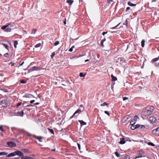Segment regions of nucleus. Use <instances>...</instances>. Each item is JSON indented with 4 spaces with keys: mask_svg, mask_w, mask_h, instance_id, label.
Segmentation results:
<instances>
[{
    "mask_svg": "<svg viewBox=\"0 0 159 159\" xmlns=\"http://www.w3.org/2000/svg\"><path fill=\"white\" fill-rule=\"evenodd\" d=\"M26 106L27 107H29L33 106L31 105H27Z\"/></svg>",
    "mask_w": 159,
    "mask_h": 159,
    "instance_id": "nucleus-64",
    "label": "nucleus"
},
{
    "mask_svg": "<svg viewBox=\"0 0 159 159\" xmlns=\"http://www.w3.org/2000/svg\"><path fill=\"white\" fill-rule=\"evenodd\" d=\"M20 83L21 84H25L26 83V82L23 80H20Z\"/></svg>",
    "mask_w": 159,
    "mask_h": 159,
    "instance_id": "nucleus-46",
    "label": "nucleus"
},
{
    "mask_svg": "<svg viewBox=\"0 0 159 159\" xmlns=\"http://www.w3.org/2000/svg\"><path fill=\"white\" fill-rule=\"evenodd\" d=\"M123 159H130V157L129 155H125L123 157Z\"/></svg>",
    "mask_w": 159,
    "mask_h": 159,
    "instance_id": "nucleus-29",
    "label": "nucleus"
},
{
    "mask_svg": "<svg viewBox=\"0 0 159 159\" xmlns=\"http://www.w3.org/2000/svg\"><path fill=\"white\" fill-rule=\"evenodd\" d=\"M140 126H141L139 128H140L141 129L143 128L144 129V127L145 126L142 125H140Z\"/></svg>",
    "mask_w": 159,
    "mask_h": 159,
    "instance_id": "nucleus-60",
    "label": "nucleus"
},
{
    "mask_svg": "<svg viewBox=\"0 0 159 159\" xmlns=\"http://www.w3.org/2000/svg\"><path fill=\"white\" fill-rule=\"evenodd\" d=\"M78 121L80 123L81 126H82L84 125H86L87 124L86 122L84 121L83 120H79Z\"/></svg>",
    "mask_w": 159,
    "mask_h": 159,
    "instance_id": "nucleus-17",
    "label": "nucleus"
},
{
    "mask_svg": "<svg viewBox=\"0 0 159 159\" xmlns=\"http://www.w3.org/2000/svg\"><path fill=\"white\" fill-rule=\"evenodd\" d=\"M128 4L130 6H136V4H133L130 2H128Z\"/></svg>",
    "mask_w": 159,
    "mask_h": 159,
    "instance_id": "nucleus-23",
    "label": "nucleus"
},
{
    "mask_svg": "<svg viewBox=\"0 0 159 159\" xmlns=\"http://www.w3.org/2000/svg\"><path fill=\"white\" fill-rule=\"evenodd\" d=\"M120 24V23H119L116 25V26H115L114 27H112L111 29H116V28Z\"/></svg>",
    "mask_w": 159,
    "mask_h": 159,
    "instance_id": "nucleus-35",
    "label": "nucleus"
},
{
    "mask_svg": "<svg viewBox=\"0 0 159 159\" xmlns=\"http://www.w3.org/2000/svg\"><path fill=\"white\" fill-rule=\"evenodd\" d=\"M148 120L150 123H153L155 122L156 119L155 117L151 116L149 118Z\"/></svg>",
    "mask_w": 159,
    "mask_h": 159,
    "instance_id": "nucleus-8",
    "label": "nucleus"
},
{
    "mask_svg": "<svg viewBox=\"0 0 159 159\" xmlns=\"http://www.w3.org/2000/svg\"><path fill=\"white\" fill-rule=\"evenodd\" d=\"M9 26H12L11 25V24H9L7 25H4V26H2L1 27V29L3 30H5H5Z\"/></svg>",
    "mask_w": 159,
    "mask_h": 159,
    "instance_id": "nucleus-13",
    "label": "nucleus"
},
{
    "mask_svg": "<svg viewBox=\"0 0 159 159\" xmlns=\"http://www.w3.org/2000/svg\"><path fill=\"white\" fill-rule=\"evenodd\" d=\"M7 144L10 147H14L16 146V143L14 142L9 141L7 142Z\"/></svg>",
    "mask_w": 159,
    "mask_h": 159,
    "instance_id": "nucleus-7",
    "label": "nucleus"
},
{
    "mask_svg": "<svg viewBox=\"0 0 159 159\" xmlns=\"http://www.w3.org/2000/svg\"><path fill=\"white\" fill-rule=\"evenodd\" d=\"M24 61H23L22 63H21L20 65L19 66H18V67L19 68L20 66H22L23 64L24 63Z\"/></svg>",
    "mask_w": 159,
    "mask_h": 159,
    "instance_id": "nucleus-55",
    "label": "nucleus"
},
{
    "mask_svg": "<svg viewBox=\"0 0 159 159\" xmlns=\"http://www.w3.org/2000/svg\"><path fill=\"white\" fill-rule=\"evenodd\" d=\"M21 159H33V158L28 156H24L21 157Z\"/></svg>",
    "mask_w": 159,
    "mask_h": 159,
    "instance_id": "nucleus-20",
    "label": "nucleus"
},
{
    "mask_svg": "<svg viewBox=\"0 0 159 159\" xmlns=\"http://www.w3.org/2000/svg\"><path fill=\"white\" fill-rule=\"evenodd\" d=\"M144 153L145 152L144 151L142 150H139L137 153V155L135 157H134V158L135 159L142 157H144L145 156L143 155L144 154Z\"/></svg>",
    "mask_w": 159,
    "mask_h": 159,
    "instance_id": "nucleus-2",
    "label": "nucleus"
},
{
    "mask_svg": "<svg viewBox=\"0 0 159 159\" xmlns=\"http://www.w3.org/2000/svg\"><path fill=\"white\" fill-rule=\"evenodd\" d=\"M21 102H19L16 105V106L17 107H18L19 106H20V105H21Z\"/></svg>",
    "mask_w": 159,
    "mask_h": 159,
    "instance_id": "nucleus-51",
    "label": "nucleus"
},
{
    "mask_svg": "<svg viewBox=\"0 0 159 159\" xmlns=\"http://www.w3.org/2000/svg\"><path fill=\"white\" fill-rule=\"evenodd\" d=\"M154 65L156 67L159 66V63H156L154 64Z\"/></svg>",
    "mask_w": 159,
    "mask_h": 159,
    "instance_id": "nucleus-50",
    "label": "nucleus"
},
{
    "mask_svg": "<svg viewBox=\"0 0 159 159\" xmlns=\"http://www.w3.org/2000/svg\"><path fill=\"white\" fill-rule=\"evenodd\" d=\"M74 1L72 0H69L68 1V3L69 5H71L73 3Z\"/></svg>",
    "mask_w": 159,
    "mask_h": 159,
    "instance_id": "nucleus-30",
    "label": "nucleus"
},
{
    "mask_svg": "<svg viewBox=\"0 0 159 159\" xmlns=\"http://www.w3.org/2000/svg\"><path fill=\"white\" fill-rule=\"evenodd\" d=\"M153 134L156 136L159 135V127L156 129H155L152 131Z\"/></svg>",
    "mask_w": 159,
    "mask_h": 159,
    "instance_id": "nucleus-6",
    "label": "nucleus"
},
{
    "mask_svg": "<svg viewBox=\"0 0 159 159\" xmlns=\"http://www.w3.org/2000/svg\"><path fill=\"white\" fill-rule=\"evenodd\" d=\"M131 129L132 130H134L136 129L134 125H131Z\"/></svg>",
    "mask_w": 159,
    "mask_h": 159,
    "instance_id": "nucleus-33",
    "label": "nucleus"
},
{
    "mask_svg": "<svg viewBox=\"0 0 159 159\" xmlns=\"http://www.w3.org/2000/svg\"><path fill=\"white\" fill-rule=\"evenodd\" d=\"M113 1L112 0H108V3H110L111 2H112Z\"/></svg>",
    "mask_w": 159,
    "mask_h": 159,
    "instance_id": "nucleus-59",
    "label": "nucleus"
},
{
    "mask_svg": "<svg viewBox=\"0 0 159 159\" xmlns=\"http://www.w3.org/2000/svg\"><path fill=\"white\" fill-rule=\"evenodd\" d=\"M39 103L38 102H36L34 104L35 105H39Z\"/></svg>",
    "mask_w": 159,
    "mask_h": 159,
    "instance_id": "nucleus-63",
    "label": "nucleus"
},
{
    "mask_svg": "<svg viewBox=\"0 0 159 159\" xmlns=\"http://www.w3.org/2000/svg\"><path fill=\"white\" fill-rule=\"evenodd\" d=\"M79 75L80 77H84L85 76V75L83 74L82 72L80 73Z\"/></svg>",
    "mask_w": 159,
    "mask_h": 159,
    "instance_id": "nucleus-37",
    "label": "nucleus"
},
{
    "mask_svg": "<svg viewBox=\"0 0 159 159\" xmlns=\"http://www.w3.org/2000/svg\"><path fill=\"white\" fill-rule=\"evenodd\" d=\"M34 102H35V100H32L30 101V103L32 104Z\"/></svg>",
    "mask_w": 159,
    "mask_h": 159,
    "instance_id": "nucleus-56",
    "label": "nucleus"
},
{
    "mask_svg": "<svg viewBox=\"0 0 159 159\" xmlns=\"http://www.w3.org/2000/svg\"><path fill=\"white\" fill-rule=\"evenodd\" d=\"M115 154L116 155V156L117 157H119L120 156V155L119 153H118V152H115Z\"/></svg>",
    "mask_w": 159,
    "mask_h": 159,
    "instance_id": "nucleus-47",
    "label": "nucleus"
},
{
    "mask_svg": "<svg viewBox=\"0 0 159 159\" xmlns=\"http://www.w3.org/2000/svg\"><path fill=\"white\" fill-rule=\"evenodd\" d=\"M104 113L107 114L109 116H110V114L108 111H104Z\"/></svg>",
    "mask_w": 159,
    "mask_h": 159,
    "instance_id": "nucleus-43",
    "label": "nucleus"
},
{
    "mask_svg": "<svg viewBox=\"0 0 159 159\" xmlns=\"http://www.w3.org/2000/svg\"><path fill=\"white\" fill-rule=\"evenodd\" d=\"M81 110L79 109L76 110L74 114V115H75V116H77L81 112Z\"/></svg>",
    "mask_w": 159,
    "mask_h": 159,
    "instance_id": "nucleus-12",
    "label": "nucleus"
},
{
    "mask_svg": "<svg viewBox=\"0 0 159 159\" xmlns=\"http://www.w3.org/2000/svg\"><path fill=\"white\" fill-rule=\"evenodd\" d=\"M106 39H102L101 41V42H100V44H101V45L102 46V47H103L104 46V45H103V43L104 41H106Z\"/></svg>",
    "mask_w": 159,
    "mask_h": 159,
    "instance_id": "nucleus-22",
    "label": "nucleus"
},
{
    "mask_svg": "<svg viewBox=\"0 0 159 159\" xmlns=\"http://www.w3.org/2000/svg\"><path fill=\"white\" fill-rule=\"evenodd\" d=\"M77 146H78V148L79 149V150H80V148H81L80 144L79 143H77Z\"/></svg>",
    "mask_w": 159,
    "mask_h": 159,
    "instance_id": "nucleus-52",
    "label": "nucleus"
},
{
    "mask_svg": "<svg viewBox=\"0 0 159 159\" xmlns=\"http://www.w3.org/2000/svg\"><path fill=\"white\" fill-rule=\"evenodd\" d=\"M75 48V46H72L70 48L69 50V51L70 52H72L73 51V48Z\"/></svg>",
    "mask_w": 159,
    "mask_h": 159,
    "instance_id": "nucleus-38",
    "label": "nucleus"
},
{
    "mask_svg": "<svg viewBox=\"0 0 159 159\" xmlns=\"http://www.w3.org/2000/svg\"><path fill=\"white\" fill-rule=\"evenodd\" d=\"M32 95L30 93H25L24 95L23 96V97L26 98H30L32 97Z\"/></svg>",
    "mask_w": 159,
    "mask_h": 159,
    "instance_id": "nucleus-16",
    "label": "nucleus"
},
{
    "mask_svg": "<svg viewBox=\"0 0 159 159\" xmlns=\"http://www.w3.org/2000/svg\"><path fill=\"white\" fill-rule=\"evenodd\" d=\"M135 128L136 129L139 128L141 126H140V125L139 124H137L136 125H135Z\"/></svg>",
    "mask_w": 159,
    "mask_h": 159,
    "instance_id": "nucleus-49",
    "label": "nucleus"
},
{
    "mask_svg": "<svg viewBox=\"0 0 159 159\" xmlns=\"http://www.w3.org/2000/svg\"><path fill=\"white\" fill-rule=\"evenodd\" d=\"M130 8L129 7H127L126 9V11H127L128 10H129Z\"/></svg>",
    "mask_w": 159,
    "mask_h": 159,
    "instance_id": "nucleus-58",
    "label": "nucleus"
},
{
    "mask_svg": "<svg viewBox=\"0 0 159 159\" xmlns=\"http://www.w3.org/2000/svg\"><path fill=\"white\" fill-rule=\"evenodd\" d=\"M120 141L119 143L121 144H123L125 143V139L124 138H120Z\"/></svg>",
    "mask_w": 159,
    "mask_h": 159,
    "instance_id": "nucleus-18",
    "label": "nucleus"
},
{
    "mask_svg": "<svg viewBox=\"0 0 159 159\" xmlns=\"http://www.w3.org/2000/svg\"><path fill=\"white\" fill-rule=\"evenodd\" d=\"M0 103L4 107H6L7 105V99H4L2 100L0 102Z\"/></svg>",
    "mask_w": 159,
    "mask_h": 159,
    "instance_id": "nucleus-4",
    "label": "nucleus"
},
{
    "mask_svg": "<svg viewBox=\"0 0 159 159\" xmlns=\"http://www.w3.org/2000/svg\"><path fill=\"white\" fill-rule=\"evenodd\" d=\"M41 44L40 43L37 44L35 46V47L36 48L39 47L41 46Z\"/></svg>",
    "mask_w": 159,
    "mask_h": 159,
    "instance_id": "nucleus-34",
    "label": "nucleus"
},
{
    "mask_svg": "<svg viewBox=\"0 0 159 159\" xmlns=\"http://www.w3.org/2000/svg\"><path fill=\"white\" fill-rule=\"evenodd\" d=\"M154 108L153 106H150L146 107L141 113V116L143 119H145L153 111Z\"/></svg>",
    "mask_w": 159,
    "mask_h": 159,
    "instance_id": "nucleus-1",
    "label": "nucleus"
},
{
    "mask_svg": "<svg viewBox=\"0 0 159 159\" xmlns=\"http://www.w3.org/2000/svg\"><path fill=\"white\" fill-rule=\"evenodd\" d=\"M11 26H9L5 30V31L7 32H10L11 31L12 29L11 28Z\"/></svg>",
    "mask_w": 159,
    "mask_h": 159,
    "instance_id": "nucleus-19",
    "label": "nucleus"
},
{
    "mask_svg": "<svg viewBox=\"0 0 159 159\" xmlns=\"http://www.w3.org/2000/svg\"><path fill=\"white\" fill-rule=\"evenodd\" d=\"M136 123V121L134 120H132L130 121V124L131 125H134L135 124V123Z\"/></svg>",
    "mask_w": 159,
    "mask_h": 159,
    "instance_id": "nucleus-32",
    "label": "nucleus"
},
{
    "mask_svg": "<svg viewBox=\"0 0 159 159\" xmlns=\"http://www.w3.org/2000/svg\"><path fill=\"white\" fill-rule=\"evenodd\" d=\"M2 126V125H1L0 126V130L1 131L3 132L5 131V130L3 129Z\"/></svg>",
    "mask_w": 159,
    "mask_h": 159,
    "instance_id": "nucleus-44",
    "label": "nucleus"
},
{
    "mask_svg": "<svg viewBox=\"0 0 159 159\" xmlns=\"http://www.w3.org/2000/svg\"><path fill=\"white\" fill-rule=\"evenodd\" d=\"M2 44L7 50L9 49V47L8 45L5 43H2Z\"/></svg>",
    "mask_w": 159,
    "mask_h": 159,
    "instance_id": "nucleus-28",
    "label": "nucleus"
},
{
    "mask_svg": "<svg viewBox=\"0 0 159 159\" xmlns=\"http://www.w3.org/2000/svg\"><path fill=\"white\" fill-rule=\"evenodd\" d=\"M55 52H53L52 53V54L51 55V57L52 58L53 57H54V56H55Z\"/></svg>",
    "mask_w": 159,
    "mask_h": 159,
    "instance_id": "nucleus-41",
    "label": "nucleus"
},
{
    "mask_svg": "<svg viewBox=\"0 0 159 159\" xmlns=\"http://www.w3.org/2000/svg\"><path fill=\"white\" fill-rule=\"evenodd\" d=\"M18 42L16 40H15L14 41V46L15 48H16L17 45L18 44Z\"/></svg>",
    "mask_w": 159,
    "mask_h": 159,
    "instance_id": "nucleus-26",
    "label": "nucleus"
},
{
    "mask_svg": "<svg viewBox=\"0 0 159 159\" xmlns=\"http://www.w3.org/2000/svg\"><path fill=\"white\" fill-rule=\"evenodd\" d=\"M16 156V154L15 153V151L14 152L11 153L7 155V157H14Z\"/></svg>",
    "mask_w": 159,
    "mask_h": 159,
    "instance_id": "nucleus-14",
    "label": "nucleus"
},
{
    "mask_svg": "<svg viewBox=\"0 0 159 159\" xmlns=\"http://www.w3.org/2000/svg\"><path fill=\"white\" fill-rule=\"evenodd\" d=\"M128 24V20H126L123 23V25H127Z\"/></svg>",
    "mask_w": 159,
    "mask_h": 159,
    "instance_id": "nucleus-48",
    "label": "nucleus"
},
{
    "mask_svg": "<svg viewBox=\"0 0 159 159\" xmlns=\"http://www.w3.org/2000/svg\"><path fill=\"white\" fill-rule=\"evenodd\" d=\"M148 144L149 145H151V146H155V144L153 143H152V142H148Z\"/></svg>",
    "mask_w": 159,
    "mask_h": 159,
    "instance_id": "nucleus-36",
    "label": "nucleus"
},
{
    "mask_svg": "<svg viewBox=\"0 0 159 159\" xmlns=\"http://www.w3.org/2000/svg\"><path fill=\"white\" fill-rule=\"evenodd\" d=\"M141 46L142 47H143L145 45V41L144 40H142L141 42Z\"/></svg>",
    "mask_w": 159,
    "mask_h": 159,
    "instance_id": "nucleus-27",
    "label": "nucleus"
},
{
    "mask_svg": "<svg viewBox=\"0 0 159 159\" xmlns=\"http://www.w3.org/2000/svg\"><path fill=\"white\" fill-rule=\"evenodd\" d=\"M15 153L16 155H17L18 156L23 157L24 156V154L23 153L20 151L19 150H16L15 151Z\"/></svg>",
    "mask_w": 159,
    "mask_h": 159,
    "instance_id": "nucleus-9",
    "label": "nucleus"
},
{
    "mask_svg": "<svg viewBox=\"0 0 159 159\" xmlns=\"http://www.w3.org/2000/svg\"><path fill=\"white\" fill-rule=\"evenodd\" d=\"M138 118V116L136 115L134 116V118L133 119V120H134L136 121Z\"/></svg>",
    "mask_w": 159,
    "mask_h": 159,
    "instance_id": "nucleus-39",
    "label": "nucleus"
},
{
    "mask_svg": "<svg viewBox=\"0 0 159 159\" xmlns=\"http://www.w3.org/2000/svg\"><path fill=\"white\" fill-rule=\"evenodd\" d=\"M64 24L65 25L66 24V18L64 19Z\"/></svg>",
    "mask_w": 159,
    "mask_h": 159,
    "instance_id": "nucleus-61",
    "label": "nucleus"
},
{
    "mask_svg": "<svg viewBox=\"0 0 159 159\" xmlns=\"http://www.w3.org/2000/svg\"><path fill=\"white\" fill-rule=\"evenodd\" d=\"M128 99V98L127 97H124L123 98V100L124 101L125 100H127Z\"/></svg>",
    "mask_w": 159,
    "mask_h": 159,
    "instance_id": "nucleus-54",
    "label": "nucleus"
},
{
    "mask_svg": "<svg viewBox=\"0 0 159 159\" xmlns=\"http://www.w3.org/2000/svg\"><path fill=\"white\" fill-rule=\"evenodd\" d=\"M9 54L8 53H5L4 55V57H7V58L9 57Z\"/></svg>",
    "mask_w": 159,
    "mask_h": 159,
    "instance_id": "nucleus-45",
    "label": "nucleus"
},
{
    "mask_svg": "<svg viewBox=\"0 0 159 159\" xmlns=\"http://www.w3.org/2000/svg\"><path fill=\"white\" fill-rule=\"evenodd\" d=\"M33 137L34 138L38 139L39 142H42V139L43 137H42L37 136H36V135H33Z\"/></svg>",
    "mask_w": 159,
    "mask_h": 159,
    "instance_id": "nucleus-11",
    "label": "nucleus"
},
{
    "mask_svg": "<svg viewBox=\"0 0 159 159\" xmlns=\"http://www.w3.org/2000/svg\"><path fill=\"white\" fill-rule=\"evenodd\" d=\"M120 61H122V63L125 62V60H124V59L123 58H121L120 60Z\"/></svg>",
    "mask_w": 159,
    "mask_h": 159,
    "instance_id": "nucleus-53",
    "label": "nucleus"
},
{
    "mask_svg": "<svg viewBox=\"0 0 159 159\" xmlns=\"http://www.w3.org/2000/svg\"><path fill=\"white\" fill-rule=\"evenodd\" d=\"M43 69H42L39 67L34 66L32 67L31 68H30L29 69V72H31L34 71H37L39 70H41Z\"/></svg>",
    "mask_w": 159,
    "mask_h": 159,
    "instance_id": "nucleus-3",
    "label": "nucleus"
},
{
    "mask_svg": "<svg viewBox=\"0 0 159 159\" xmlns=\"http://www.w3.org/2000/svg\"><path fill=\"white\" fill-rule=\"evenodd\" d=\"M36 29H33L31 32V34H35L36 32Z\"/></svg>",
    "mask_w": 159,
    "mask_h": 159,
    "instance_id": "nucleus-42",
    "label": "nucleus"
},
{
    "mask_svg": "<svg viewBox=\"0 0 159 159\" xmlns=\"http://www.w3.org/2000/svg\"><path fill=\"white\" fill-rule=\"evenodd\" d=\"M152 129V128L148 125H146L144 127V129L145 131L146 130H151Z\"/></svg>",
    "mask_w": 159,
    "mask_h": 159,
    "instance_id": "nucleus-15",
    "label": "nucleus"
},
{
    "mask_svg": "<svg viewBox=\"0 0 159 159\" xmlns=\"http://www.w3.org/2000/svg\"><path fill=\"white\" fill-rule=\"evenodd\" d=\"M111 78L112 83L113 84V85L115 84V83L114 82L113 83V82L116 81L117 80V78L116 77L114 76L112 74L111 75Z\"/></svg>",
    "mask_w": 159,
    "mask_h": 159,
    "instance_id": "nucleus-10",
    "label": "nucleus"
},
{
    "mask_svg": "<svg viewBox=\"0 0 159 159\" xmlns=\"http://www.w3.org/2000/svg\"><path fill=\"white\" fill-rule=\"evenodd\" d=\"M59 41H56L54 43V45L55 46H57L59 44Z\"/></svg>",
    "mask_w": 159,
    "mask_h": 159,
    "instance_id": "nucleus-40",
    "label": "nucleus"
},
{
    "mask_svg": "<svg viewBox=\"0 0 159 159\" xmlns=\"http://www.w3.org/2000/svg\"><path fill=\"white\" fill-rule=\"evenodd\" d=\"M24 112L22 110L21 111H18L17 112H15L13 114V116H17L23 117L24 116Z\"/></svg>",
    "mask_w": 159,
    "mask_h": 159,
    "instance_id": "nucleus-5",
    "label": "nucleus"
},
{
    "mask_svg": "<svg viewBox=\"0 0 159 159\" xmlns=\"http://www.w3.org/2000/svg\"><path fill=\"white\" fill-rule=\"evenodd\" d=\"M28 135L29 137H31L32 136V134L30 133H28Z\"/></svg>",
    "mask_w": 159,
    "mask_h": 159,
    "instance_id": "nucleus-62",
    "label": "nucleus"
},
{
    "mask_svg": "<svg viewBox=\"0 0 159 159\" xmlns=\"http://www.w3.org/2000/svg\"><path fill=\"white\" fill-rule=\"evenodd\" d=\"M159 59V56L157 57L156 58H154L153 59L151 60V62L152 63H154L157 61H158Z\"/></svg>",
    "mask_w": 159,
    "mask_h": 159,
    "instance_id": "nucleus-21",
    "label": "nucleus"
},
{
    "mask_svg": "<svg viewBox=\"0 0 159 159\" xmlns=\"http://www.w3.org/2000/svg\"><path fill=\"white\" fill-rule=\"evenodd\" d=\"M7 154V153L5 152H0V156L6 155Z\"/></svg>",
    "mask_w": 159,
    "mask_h": 159,
    "instance_id": "nucleus-25",
    "label": "nucleus"
},
{
    "mask_svg": "<svg viewBox=\"0 0 159 159\" xmlns=\"http://www.w3.org/2000/svg\"><path fill=\"white\" fill-rule=\"evenodd\" d=\"M107 32H103L102 33V35H103L104 36V35H105L106 34H107Z\"/></svg>",
    "mask_w": 159,
    "mask_h": 159,
    "instance_id": "nucleus-57",
    "label": "nucleus"
},
{
    "mask_svg": "<svg viewBox=\"0 0 159 159\" xmlns=\"http://www.w3.org/2000/svg\"><path fill=\"white\" fill-rule=\"evenodd\" d=\"M108 103H107L106 102H104L103 103L101 104V106L103 107L105 106H108Z\"/></svg>",
    "mask_w": 159,
    "mask_h": 159,
    "instance_id": "nucleus-31",
    "label": "nucleus"
},
{
    "mask_svg": "<svg viewBox=\"0 0 159 159\" xmlns=\"http://www.w3.org/2000/svg\"><path fill=\"white\" fill-rule=\"evenodd\" d=\"M47 129L48 130H49L50 132L52 134H53L54 135V130L52 129H51L49 128H48Z\"/></svg>",
    "mask_w": 159,
    "mask_h": 159,
    "instance_id": "nucleus-24",
    "label": "nucleus"
}]
</instances>
